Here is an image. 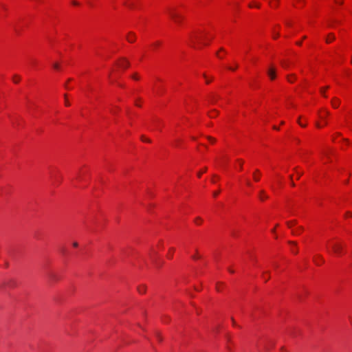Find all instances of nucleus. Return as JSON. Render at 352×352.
<instances>
[{"label": "nucleus", "mask_w": 352, "mask_h": 352, "mask_svg": "<svg viewBox=\"0 0 352 352\" xmlns=\"http://www.w3.org/2000/svg\"><path fill=\"white\" fill-rule=\"evenodd\" d=\"M169 14L173 21L177 25H181L184 19V16L181 14L174 11L170 10L169 12Z\"/></svg>", "instance_id": "obj_1"}, {"label": "nucleus", "mask_w": 352, "mask_h": 352, "mask_svg": "<svg viewBox=\"0 0 352 352\" xmlns=\"http://www.w3.org/2000/svg\"><path fill=\"white\" fill-rule=\"evenodd\" d=\"M332 250L333 252L338 254V255H340L342 252V245L340 244V243H333L332 244Z\"/></svg>", "instance_id": "obj_2"}, {"label": "nucleus", "mask_w": 352, "mask_h": 352, "mask_svg": "<svg viewBox=\"0 0 352 352\" xmlns=\"http://www.w3.org/2000/svg\"><path fill=\"white\" fill-rule=\"evenodd\" d=\"M267 75L269 76L271 80H274L276 78V69L274 67H270L268 69Z\"/></svg>", "instance_id": "obj_3"}, {"label": "nucleus", "mask_w": 352, "mask_h": 352, "mask_svg": "<svg viewBox=\"0 0 352 352\" xmlns=\"http://www.w3.org/2000/svg\"><path fill=\"white\" fill-rule=\"evenodd\" d=\"M261 172L258 169H256L253 173V178L254 181L258 182L260 179Z\"/></svg>", "instance_id": "obj_4"}, {"label": "nucleus", "mask_w": 352, "mask_h": 352, "mask_svg": "<svg viewBox=\"0 0 352 352\" xmlns=\"http://www.w3.org/2000/svg\"><path fill=\"white\" fill-rule=\"evenodd\" d=\"M126 39L129 43H133L135 40V35L133 33L130 32L126 36Z\"/></svg>", "instance_id": "obj_5"}, {"label": "nucleus", "mask_w": 352, "mask_h": 352, "mask_svg": "<svg viewBox=\"0 0 352 352\" xmlns=\"http://www.w3.org/2000/svg\"><path fill=\"white\" fill-rule=\"evenodd\" d=\"M118 65L120 67H124V68H126L129 66V63L125 60V59H122L119 63H118Z\"/></svg>", "instance_id": "obj_6"}, {"label": "nucleus", "mask_w": 352, "mask_h": 352, "mask_svg": "<svg viewBox=\"0 0 352 352\" xmlns=\"http://www.w3.org/2000/svg\"><path fill=\"white\" fill-rule=\"evenodd\" d=\"M339 104H340V100L336 98H333L331 101V104L334 108H337L338 107Z\"/></svg>", "instance_id": "obj_7"}, {"label": "nucleus", "mask_w": 352, "mask_h": 352, "mask_svg": "<svg viewBox=\"0 0 352 352\" xmlns=\"http://www.w3.org/2000/svg\"><path fill=\"white\" fill-rule=\"evenodd\" d=\"M259 199L261 200V201H263L264 199H267V196L265 195V191L264 190H261L260 192H259Z\"/></svg>", "instance_id": "obj_8"}, {"label": "nucleus", "mask_w": 352, "mask_h": 352, "mask_svg": "<svg viewBox=\"0 0 352 352\" xmlns=\"http://www.w3.org/2000/svg\"><path fill=\"white\" fill-rule=\"evenodd\" d=\"M335 39V36L333 34H329L327 36V38H326V42L327 43H331L332 41H333Z\"/></svg>", "instance_id": "obj_9"}, {"label": "nucleus", "mask_w": 352, "mask_h": 352, "mask_svg": "<svg viewBox=\"0 0 352 352\" xmlns=\"http://www.w3.org/2000/svg\"><path fill=\"white\" fill-rule=\"evenodd\" d=\"M20 79H21V78L18 75H14L13 76V82L15 83H18L19 82Z\"/></svg>", "instance_id": "obj_10"}, {"label": "nucleus", "mask_w": 352, "mask_h": 352, "mask_svg": "<svg viewBox=\"0 0 352 352\" xmlns=\"http://www.w3.org/2000/svg\"><path fill=\"white\" fill-rule=\"evenodd\" d=\"M279 0H273V1H270V5L271 6H277L278 4Z\"/></svg>", "instance_id": "obj_11"}, {"label": "nucleus", "mask_w": 352, "mask_h": 352, "mask_svg": "<svg viewBox=\"0 0 352 352\" xmlns=\"http://www.w3.org/2000/svg\"><path fill=\"white\" fill-rule=\"evenodd\" d=\"M138 289L140 293L144 294L146 292V287L145 286L139 287Z\"/></svg>", "instance_id": "obj_12"}, {"label": "nucleus", "mask_w": 352, "mask_h": 352, "mask_svg": "<svg viewBox=\"0 0 352 352\" xmlns=\"http://www.w3.org/2000/svg\"><path fill=\"white\" fill-rule=\"evenodd\" d=\"M49 279H50V281L53 282V281L56 280V276L54 274H50Z\"/></svg>", "instance_id": "obj_13"}, {"label": "nucleus", "mask_w": 352, "mask_h": 352, "mask_svg": "<svg viewBox=\"0 0 352 352\" xmlns=\"http://www.w3.org/2000/svg\"><path fill=\"white\" fill-rule=\"evenodd\" d=\"M212 113H215V115H217V114H218V111H217V110H215V109H213V110L212 111V112H210V113H209V116H210V117H211V118H212V117H213Z\"/></svg>", "instance_id": "obj_14"}, {"label": "nucleus", "mask_w": 352, "mask_h": 352, "mask_svg": "<svg viewBox=\"0 0 352 352\" xmlns=\"http://www.w3.org/2000/svg\"><path fill=\"white\" fill-rule=\"evenodd\" d=\"M64 97H65V104L66 106H69L70 105V103L68 101V100L67 99V95L65 94L64 95Z\"/></svg>", "instance_id": "obj_15"}, {"label": "nucleus", "mask_w": 352, "mask_h": 352, "mask_svg": "<svg viewBox=\"0 0 352 352\" xmlns=\"http://www.w3.org/2000/svg\"><path fill=\"white\" fill-rule=\"evenodd\" d=\"M174 250H174V248H170V253H169V254L168 255V257L169 258H172V256H173V252H174Z\"/></svg>", "instance_id": "obj_16"}, {"label": "nucleus", "mask_w": 352, "mask_h": 352, "mask_svg": "<svg viewBox=\"0 0 352 352\" xmlns=\"http://www.w3.org/2000/svg\"><path fill=\"white\" fill-rule=\"evenodd\" d=\"M328 88H329V87H324V88H322V89H320V92H321V94H322L324 97H326V95L324 94V91H325L326 89H327Z\"/></svg>", "instance_id": "obj_17"}, {"label": "nucleus", "mask_w": 352, "mask_h": 352, "mask_svg": "<svg viewBox=\"0 0 352 352\" xmlns=\"http://www.w3.org/2000/svg\"><path fill=\"white\" fill-rule=\"evenodd\" d=\"M220 285H222V283H217V287H216V289H217V290L218 292H220V291H221V287H220Z\"/></svg>", "instance_id": "obj_18"}, {"label": "nucleus", "mask_w": 352, "mask_h": 352, "mask_svg": "<svg viewBox=\"0 0 352 352\" xmlns=\"http://www.w3.org/2000/svg\"><path fill=\"white\" fill-rule=\"evenodd\" d=\"M220 285H222V283H217V287H216V289H217V290L218 292H220V291H221V287H220Z\"/></svg>", "instance_id": "obj_19"}, {"label": "nucleus", "mask_w": 352, "mask_h": 352, "mask_svg": "<svg viewBox=\"0 0 352 352\" xmlns=\"http://www.w3.org/2000/svg\"><path fill=\"white\" fill-rule=\"evenodd\" d=\"M141 140H142L143 142H151V141H150V140H148V139H147V138H144V136H142Z\"/></svg>", "instance_id": "obj_20"}, {"label": "nucleus", "mask_w": 352, "mask_h": 352, "mask_svg": "<svg viewBox=\"0 0 352 352\" xmlns=\"http://www.w3.org/2000/svg\"><path fill=\"white\" fill-rule=\"evenodd\" d=\"M287 226H288L289 228H291V226H292V225L296 224V221H293V222H289V221H288V222H287Z\"/></svg>", "instance_id": "obj_21"}, {"label": "nucleus", "mask_w": 352, "mask_h": 352, "mask_svg": "<svg viewBox=\"0 0 352 352\" xmlns=\"http://www.w3.org/2000/svg\"><path fill=\"white\" fill-rule=\"evenodd\" d=\"M237 161L240 163L239 164V166H240V169L242 168V165H243V161L241 159H238Z\"/></svg>", "instance_id": "obj_22"}, {"label": "nucleus", "mask_w": 352, "mask_h": 352, "mask_svg": "<svg viewBox=\"0 0 352 352\" xmlns=\"http://www.w3.org/2000/svg\"><path fill=\"white\" fill-rule=\"evenodd\" d=\"M202 221L201 219L199 217L196 218L195 223H200Z\"/></svg>", "instance_id": "obj_23"}, {"label": "nucleus", "mask_w": 352, "mask_h": 352, "mask_svg": "<svg viewBox=\"0 0 352 352\" xmlns=\"http://www.w3.org/2000/svg\"><path fill=\"white\" fill-rule=\"evenodd\" d=\"M208 139L211 142H215V139L212 138V137H208Z\"/></svg>", "instance_id": "obj_24"}, {"label": "nucleus", "mask_w": 352, "mask_h": 352, "mask_svg": "<svg viewBox=\"0 0 352 352\" xmlns=\"http://www.w3.org/2000/svg\"><path fill=\"white\" fill-rule=\"evenodd\" d=\"M204 76L206 78V83H208V84L210 83L212 79H210V80L208 79L206 74H204Z\"/></svg>", "instance_id": "obj_25"}, {"label": "nucleus", "mask_w": 352, "mask_h": 352, "mask_svg": "<svg viewBox=\"0 0 352 352\" xmlns=\"http://www.w3.org/2000/svg\"><path fill=\"white\" fill-rule=\"evenodd\" d=\"M132 78H133V79H135V80H138V79H139V78H138V75H137V74H134V75H133V76H132Z\"/></svg>", "instance_id": "obj_26"}, {"label": "nucleus", "mask_w": 352, "mask_h": 352, "mask_svg": "<svg viewBox=\"0 0 352 352\" xmlns=\"http://www.w3.org/2000/svg\"><path fill=\"white\" fill-rule=\"evenodd\" d=\"M246 184L248 186H250L252 185L249 179H247L246 180Z\"/></svg>", "instance_id": "obj_27"}, {"label": "nucleus", "mask_w": 352, "mask_h": 352, "mask_svg": "<svg viewBox=\"0 0 352 352\" xmlns=\"http://www.w3.org/2000/svg\"><path fill=\"white\" fill-rule=\"evenodd\" d=\"M53 67H54V68L57 69L59 68V65L57 63L54 64Z\"/></svg>", "instance_id": "obj_28"}, {"label": "nucleus", "mask_w": 352, "mask_h": 352, "mask_svg": "<svg viewBox=\"0 0 352 352\" xmlns=\"http://www.w3.org/2000/svg\"><path fill=\"white\" fill-rule=\"evenodd\" d=\"M290 78H291V80H295V79L296 78V76H295V75H294V74L291 75V76H290Z\"/></svg>", "instance_id": "obj_29"}, {"label": "nucleus", "mask_w": 352, "mask_h": 352, "mask_svg": "<svg viewBox=\"0 0 352 352\" xmlns=\"http://www.w3.org/2000/svg\"><path fill=\"white\" fill-rule=\"evenodd\" d=\"M160 45V41H157V42H155V43H153V45H154V46H158V45Z\"/></svg>", "instance_id": "obj_30"}, {"label": "nucleus", "mask_w": 352, "mask_h": 352, "mask_svg": "<svg viewBox=\"0 0 352 352\" xmlns=\"http://www.w3.org/2000/svg\"><path fill=\"white\" fill-rule=\"evenodd\" d=\"M78 243H77V242H74V243H73V246H74V247L76 248V247H78Z\"/></svg>", "instance_id": "obj_31"}, {"label": "nucleus", "mask_w": 352, "mask_h": 352, "mask_svg": "<svg viewBox=\"0 0 352 352\" xmlns=\"http://www.w3.org/2000/svg\"><path fill=\"white\" fill-rule=\"evenodd\" d=\"M192 258H193L194 259H197V258H199V256L197 254H195V256H192Z\"/></svg>", "instance_id": "obj_32"}, {"label": "nucleus", "mask_w": 352, "mask_h": 352, "mask_svg": "<svg viewBox=\"0 0 352 352\" xmlns=\"http://www.w3.org/2000/svg\"><path fill=\"white\" fill-rule=\"evenodd\" d=\"M292 251L294 254H297V253H298V251H297L296 250H295V248L292 249Z\"/></svg>", "instance_id": "obj_33"}, {"label": "nucleus", "mask_w": 352, "mask_h": 352, "mask_svg": "<svg viewBox=\"0 0 352 352\" xmlns=\"http://www.w3.org/2000/svg\"><path fill=\"white\" fill-rule=\"evenodd\" d=\"M287 80H288V81H289V82H293V80H291L290 76H287Z\"/></svg>", "instance_id": "obj_34"}, {"label": "nucleus", "mask_w": 352, "mask_h": 352, "mask_svg": "<svg viewBox=\"0 0 352 352\" xmlns=\"http://www.w3.org/2000/svg\"><path fill=\"white\" fill-rule=\"evenodd\" d=\"M195 38L200 41L201 40V38L197 36H195Z\"/></svg>", "instance_id": "obj_35"}, {"label": "nucleus", "mask_w": 352, "mask_h": 352, "mask_svg": "<svg viewBox=\"0 0 352 352\" xmlns=\"http://www.w3.org/2000/svg\"><path fill=\"white\" fill-rule=\"evenodd\" d=\"M335 2H336V3H339V4H340V5H342V4L343 3L342 1H338L335 0Z\"/></svg>", "instance_id": "obj_36"}, {"label": "nucleus", "mask_w": 352, "mask_h": 352, "mask_svg": "<svg viewBox=\"0 0 352 352\" xmlns=\"http://www.w3.org/2000/svg\"><path fill=\"white\" fill-rule=\"evenodd\" d=\"M202 173H203V171L199 172L198 174H197V176L199 177H200Z\"/></svg>", "instance_id": "obj_37"}, {"label": "nucleus", "mask_w": 352, "mask_h": 352, "mask_svg": "<svg viewBox=\"0 0 352 352\" xmlns=\"http://www.w3.org/2000/svg\"><path fill=\"white\" fill-rule=\"evenodd\" d=\"M219 193V192L217 191V192H214L213 195H214V197H216V196L218 195Z\"/></svg>", "instance_id": "obj_38"}, {"label": "nucleus", "mask_w": 352, "mask_h": 352, "mask_svg": "<svg viewBox=\"0 0 352 352\" xmlns=\"http://www.w3.org/2000/svg\"><path fill=\"white\" fill-rule=\"evenodd\" d=\"M285 23H286V25H287V26H290V25H291V23H290V22H289V21H286V22H285Z\"/></svg>", "instance_id": "obj_39"}, {"label": "nucleus", "mask_w": 352, "mask_h": 352, "mask_svg": "<svg viewBox=\"0 0 352 352\" xmlns=\"http://www.w3.org/2000/svg\"><path fill=\"white\" fill-rule=\"evenodd\" d=\"M216 100H217V98H214V97H213V98H212V102H214L216 101Z\"/></svg>", "instance_id": "obj_40"}, {"label": "nucleus", "mask_w": 352, "mask_h": 352, "mask_svg": "<svg viewBox=\"0 0 352 352\" xmlns=\"http://www.w3.org/2000/svg\"><path fill=\"white\" fill-rule=\"evenodd\" d=\"M289 244H292V245H296V243L294 242V241H289Z\"/></svg>", "instance_id": "obj_41"}, {"label": "nucleus", "mask_w": 352, "mask_h": 352, "mask_svg": "<svg viewBox=\"0 0 352 352\" xmlns=\"http://www.w3.org/2000/svg\"><path fill=\"white\" fill-rule=\"evenodd\" d=\"M232 321L233 325H236V322H235V321H234L233 318H232Z\"/></svg>", "instance_id": "obj_42"}, {"label": "nucleus", "mask_w": 352, "mask_h": 352, "mask_svg": "<svg viewBox=\"0 0 352 352\" xmlns=\"http://www.w3.org/2000/svg\"><path fill=\"white\" fill-rule=\"evenodd\" d=\"M346 215L352 217V213L347 212Z\"/></svg>", "instance_id": "obj_43"}, {"label": "nucleus", "mask_w": 352, "mask_h": 352, "mask_svg": "<svg viewBox=\"0 0 352 352\" xmlns=\"http://www.w3.org/2000/svg\"><path fill=\"white\" fill-rule=\"evenodd\" d=\"M278 36H279V34H278V33H276V34L274 35V38H276Z\"/></svg>", "instance_id": "obj_44"}, {"label": "nucleus", "mask_w": 352, "mask_h": 352, "mask_svg": "<svg viewBox=\"0 0 352 352\" xmlns=\"http://www.w3.org/2000/svg\"><path fill=\"white\" fill-rule=\"evenodd\" d=\"M316 125L317 127H319V128L320 127V124L318 122H316Z\"/></svg>", "instance_id": "obj_45"}, {"label": "nucleus", "mask_w": 352, "mask_h": 352, "mask_svg": "<svg viewBox=\"0 0 352 352\" xmlns=\"http://www.w3.org/2000/svg\"><path fill=\"white\" fill-rule=\"evenodd\" d=\"M298 122L302 126H306V125H302V124H301V122L299 120L298 121Z\"/></svg>", "instance_id": "obj_46"}, {"label": "nucleus", "mask_w": 352, "mask_h": 352, "mask_svg": "<svg viewBox=\"0 0 352 352\" xmlns=\"http://www.w3.org/2000/svg\"><path fill=\"white\" fill-rule=\"evenodd\" d=\"M292 232H293L294 234H298V231H293Z\"/></svg>", "instance_id": "obj_47"}, {"label": "nucleus", "mask_w": 352, "mask_h": 352, "mask_svg": "<svg viewBox=\"0 0 352 352\" xmlns=\"http://www.w3.org/2000/svg\"><path fill=\"white\" fill-rule=\"evenodd\" d=\"M273 129H276V130H278V129H278L277 126H273Z\"/></svg>", "instance_id": "obj_48"}, {"label": "nucleus", "mask_w": 352, "mask_h": 352, "mask_svg": "<svg viewBox=\"0 0 352 352\" xmlns=\"http://www.w3.org/2000/svg\"><path fill=\"white\" fill-rule=\"evenodd\" d=\"M296 43H297V45H300L302 44V42L299 41V42H297Z\"/></svg>", "instance_id": "obj_49"}, {"label": "nucleus", "mask_w": 352, "mask_h": 352, "mask_svg": "<svg viewBox=\"0 0 352 352\" xmlns=\"http://www.w3.org/2000/svg\"><path fill=\"white\" fill-rule=\"evenodd\" d=\"M73 3H74V5H78V2H76V1H74V2H73Z\"/></svg>", "instance_id": "obj_50"}, {"label": "nucleus", "mask_w": 352, "mask_h": 352, "mask_svg": "<svg viewBox=\"0 0 352 352\" xmlns=\"http://www.w3.org/2000/svg\"><path fill=\"white\" fill-rule=\"evenodd\" d=\"M250 6V8H252V7L254 6V3H251V4H250V6Z\"/></svg>", "instance_id": "obj_51"}, {"label": "nucleus", "mask_w": 352, "mask_h": 352, "mask_svg": "<svg viewBox=\"0 0 352 352\" xmlns=\"http://www.w3.org/2000/svg\"><path fill=\"white\" fill-rule=\"evenodd\" d=\"M291 185H292V186H295V184L292 181Z\"/></svg>", "instance_id": "obj_52"}, {"label": "nucleus", "mask_w": 352, "mask_h": 352, "mask_svg": "<svg viewBox=\"0 0 352 352\" xmlns=\"http://www.w3.org/2000/svg\"><path fill=\"white\" fill-rule=\"evenodd\" d=\"M229 69L231 70H233V71L236 69V68H232V67H229Z\"/></svg>", "instance_id": "obj_53"}, {"label": "nucleus", "mask_w": 352, "mask_h": 352, "mask_svg": "<svg viewBox=\"0 0 352 352\" xmlns=\"http://www.w3.org/2000/svg\"><path fill=\"white\" fill-rule=\"evenodd\" d=\"M229 271H230V272H231V273H234V271H233L232 270H231V269H229Z\"/></svg>", "instance_id": "obj_54"}, {"label": "nucleus", "mask_w": 352, "mask_h": 352, "mask_svg": "<svg viewBox=\"0 0 352 352\" xmlns=\"http://www.w3.org/2000/svg\"><path fill=\"white\" fill-rule=\"evenodd\" d=\"M255 6H256V8H259V7H260V6H259L258 4L255 5Z\"/></svg>", "instance_id": "obj_55"}, {"label": "nucleus", "mask_w": 352, "mask_h": 352, "mask_svg": "<svg viewBox=\"0 0 352 352\" xmlns=\"http://www.w3.org/2000/svg\"><path fill=\"white\" fill-rule=\"evenodd\" d=\"M320 118H322V119H323V118H324V116H322V115H320Z\"/></svg>", "instance_id": "obj_56"}, {"label": "nucleus", "mask_w": 352, "mask_h": 352, "mask_svg": "<svg viewBox=\"0 0 352 352\" xmlns=\"http://www.w3.org/2000/svg\"><path fill=\"white\" fill-rule=\"evenodd\" d=\"M326 115H329V113L328 111H325Z\"/></svg>", "instance_id": "obj_57"}, {"label": "nucleus", "mask_w": 352, "mask_h": 352, "mask_svg": "<svg viewBox=\"0 0 352 352\" xmlns=\"http://www.w3.org/2000/svg\"><path fill=\"white\" fill-rule=\"evenodd\" d=\"M206 170H207V168H205L204 169L203 172H206Z\"/></svg>", "instance_id": "obj_58"}, {"label": "nucleus", "mask_w": 352, "mask_h": 352, "mask_svg": "<svg viewBox=\"0 0 352 352\" xmlns=\"http://www.w3.org/2000/svg\"><path fill=\"white\" fill-rule=\"evenodd\" d=\"M217 56L218 57L221 58V56L219 55V53H218V52L217 53Z\"/></svg>", "instance_id": "obj_59"}, {"label": "nucleus", "mask_w": 352, "mask_h": 352, "mask_svg": "<svg viewBox=\"0 0 352 352\" xmlns=\"http://www.w3.org/2000/svg\"><path fill=\"white\" fill-rule=\"evenodd\" d=\"M302 175V173H299L298 174V178L300 177V176Z\"/></svg>", "instance_id": "obj_60"}, {"label": "nucleus", "mask_w": 352, "mask_h": 352, "mask_svg": "<svg viewBox=\"0 0 352 352\" xmlns=\"http://www.w3.org/2000/svg\"><path fill=\"white\" fill-rule=\"evenodd\" d=\"M220 51H224V49L221 47V48L220 49Z\"/></svg>", "instance_id": "obj_61"}, {"label": "nucleus", "mask_w": 352, "mask_h": 352, "mask_svg": "<svg viewBox=\"0 0 352 352\" xmlns=\"http://www.w3.org/2000/svg\"><path fill=\"white\" fill-rule=\"evenodd\" d=\"M289 178H290L291 180H292V175H290Z\"/></svg>", "instance_id": "obj_62"}, {"label": "nucleus", "mask_w": 352, "mask_h": 352, "mask_svg": "<svg viewBox=\"0 0 352 352\" xmlns=\"http://www.w3.org/2000/svg\"><path fill=\"white\" fill-rule=\"evenodd\" d=\"M299 230H302V227H300V228H299Z\"/></svg>", "instance_id": "obj_63"}, {"label": "nucleus", "mask_w": 352, "mask_h": 352, "mask_svg": "<svg viewBox=\"0 0 352 352\" xmlns=\"http://www.w3.org/2000/svg\"><path fill=\"white\" fill-rule=\"evenodd\" d=\"M272 232H275V229H272Z\"/></svg>", "instance_id": "obj_64"}]
</instances>
